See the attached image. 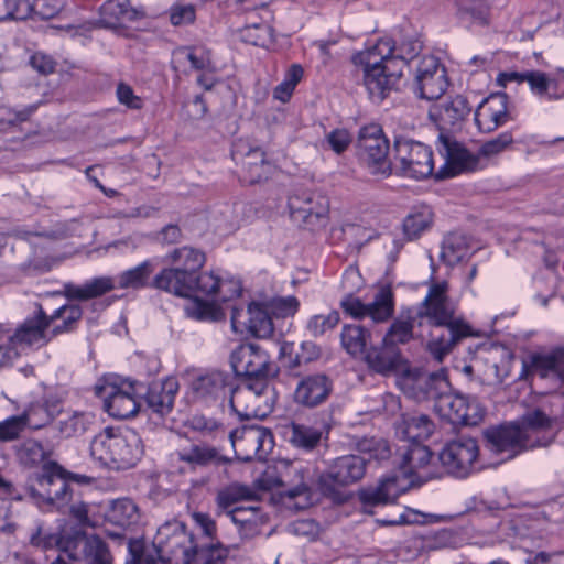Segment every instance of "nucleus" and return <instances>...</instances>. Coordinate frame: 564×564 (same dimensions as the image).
<instances>
[{"mask_svg": "<svg viewBox=\"0 0 564 564\" xmlns=\"http://www.w3.org/2000/svg\"><path fill=\"white\" fill-rule=\"evenodd\" d=\"M455 312L456 306L448 296V283L442 281L430 284L415 316L420 324L426 322L440 328L438 334L432 333L426 345L431 357L437 362H442L462 339L475 336L471 326L456 318Z\"/></svg>", "mask_w": 564, "mask_h": 564, "instance_id": "f257e3e1", "label": "nucleus"}, {"mask_svg": "<svg viewBox=\"0 0 564 564\" xmlns=\"http://www.w3.org/2000/svg\"><path fill=\"white\" fill-rule=\"evenodd\" d=\"M555 424L556 419L534 409L527 412L519 422L488 430L485 436L490 451L512 459L523 452L550 446L558 432Z\"/></svg>", "mask_w": 564, "mask_h": 564, "instance_id": "f03ea898", "label": "nucleus"}, {"mask_svg": "<svg viewBox=\"0 0 564 564\" xmlns=\"http://www.w3.org/2000/svg\"><path fill=\"white\" fill-rule=\"evenodd\" d=\"M358 455L338 457L319 477V486L325 495H334L336 487L352 485L365 476L366 464L370 460L383 462L390 458L391 448L383 438L364 437L356 443Z\"/></svg>", "mask_w": 564, "mask_h": 564, "instance_id": "7ed1b4c3", "label": "nucleus"}, {"mask_svg": "<svg viewBox=\"0 0 564 564\" xmlns=\"http://www.w3.org/2000/svg\"><path fill=\"white\" fill-rule=\"evenodd\" d=\"M387 43H376L354 55L352 62L362 70L364 86L375 102L383 101L391 91L398 90L402 79V62L397 65L387 57L391 47Z\"/></svg>", "mask_w": 564, "mask_h": 564, "instance_id": "20e7f679", "label": "nucleus"}, {"mask_svg": "<svg viewBox=\"0 0 564 564\" xmlns=\"http://www.w3.org/2000/svg\"><path fill=\"white\" fill-rule=\"evenodd\" d=\"M90 454L109 468L127 469L141 459L142 438L132 429L106 427L93 438Z\"/></svg>", "mask_w": 564, "mask_h": 564, "instance_id": "39448f33", "label": "nucleus"}, {"mask_svg": "<svg viewBox=\"0 0 564 564\" xmlns=\"http://www.w3.org/2000/svg\"><path fill=\"white\" fill-rule=\"evenodd\" d=\"M26 491L40 508L62 511L73 498V488L66 471L55 462H47L40 473L30 478Z\"/></svg>", "mask_w": 564, "mask_h": 564, "instance_id": "423d86ee", "label": "nucleus"}, {"mask_svg": "<svg viewBox=\"0 0 564 564\" xmlns=\"http://www.w3.org/2000/svg\"><path fill=\"white\" fill-rule=\"evenodd\" d=\"M433 171V152L430 147L402 135L394 137L392 172L420 181L431 176Z\"/></svg>", "mask_w": 564, "mask_h": 564, "instance_id": "0eeeda50", "label": "nucleus"}, {"mask_svg": "<svg viewBox=\"0 0 564 564\" xmlns=\"http://www.w3.org/2000/svg\"><path fill=\"white\" fill-rule=\"evenodd\" d=\"M229 404L240 419H264L272 412L274 391L265 378L245 381L234 386Z\"/></svg>", "mask_w": 564, "mask_h": 564, "instance_id": "6e6552de", "label": "nucleus"}, {"mask_svg": "<svg viewBox=\"0 0 564 564\" xmlns=\"http://www.w3.org/2000/svg\"><path fill=\"white\" fill-rule=\"evenodd\" d=\"M356 147L359 162L371 175L386 178L392 174V162L388 158L389 141L381 126L370 123L361 127Z\"/></svg>", "mask_w": 564, "mask_h": 564, "instance_id": "1a4fd4ad", "label": "nucleus"}, {"mask_svg": "<svg viewBox=\"0 0 564 564\" xmlns=\"http://www.w3.org/2000/svg\"><path fill=\"white\" fill-rule=\"evenodd\" d=\"M141 389L139 383L110 376L105 377L100 383L95 386V393L104 401L105 410L109 415L117 419H129L134 416L140 409L137 395Z\"/></svg>", "mask_w": 564, "mask_h": 564, "instance_id": "9d476101", "label": "nucleus"}, {"mask_svg": "<svg viewBox=\"0 0 564 564\" xmlns=\"http://www.w3.org/2000/svg\"><path fill=\"white\" fill-rule=\"evenodd\" d=\"M403 393L417 401L434 399L449 391L451 383L446 368L427 371L421 368L405 369L399 379Z\"/></svg>", "mask_w": 564, "mask_h": 564, "instance_id": "9b49d317", "label": "nucleus"}, {"mask_svg": "<svg viewBox=\"0 0 564 564\" xmlns=\"http://www.w3.org/2000/svg\"><path fill=\"white\" fill-rule=\"evenodd\" d=\"M153 545L160 558L186 564L197 544L184 523L172 520L159 527Z\"/></svg>", "mask_w": 564, "mask_h": 564, "instance_id": "f8f14e48", "label": "nucleus"}, {"mask_svg": "<svg viewBox=\"0 0 564 564\" xmlns=\"http://www.w3.org/2000/svg\"><path fill=\"white\" fill-rule=\"evenodd\" d=\"M229 440L236 457L242 462L253 458L264 460L272 451L274 442L272 433L260 425H243L229 433Z\"/></svg>", "mask_w": 564, "mask_h": 564, "instance_id": "ddd939ff", "label": "nucleus"}, {"mask_svg": "<svg viewBox=\"0 0 564 564\" xmlns=\"http://www.w3.org/2000/svg\"><path fill=\"white\" fill-rule=\"evenodd\" d=\"M52 339L47 313L40 303H36L34 313L9 337V346L14 350V355H19L26 349L44 347Z\"/></svg>", "mask_w": 564, "mask_h": 564, "instance_id": "4468645a", "label": "nucleus"}, {"mask_svg": "<svg viewBox=\"0 0 564 564\" xmlns=\"http://www.w3.org/2000/svg\"><path fill=\"white\" fill-rule=\"evenodd\" d=\"M438 414L452 424L477 425L485 415V409L475 398H467L448 391L435 401Z\"/></svg>", "mask_w": 564, "mask_h": 564, "instance_id": "2eb2a0df", "label": "nucleus"}, {"mask_svg": "<svg viewBox=\"0 0 564 564\" xmlns=\"http://www.w3.org/2000/svg\"><path fill=\"white\" fill-rule=\"evenodd\" d=\"M478 455L476 440L462 436L448 442L438 457L448 474L464 478L476 469Z\"/></svg>", "mask_w": 564, "mask_h": 564, "instance_id": "dca6fc26", "label": "nucleus"}, {"mask_svg": "<svg viewBox=\"0 0 564 564\" xmlns=\"http://www.w3.org/2000/svg\"><path fill=\"white\" fill-rule=\"evenodd\" d=\"M230 364L237 376L246 377V381L274 375L268 354L257 344H241L230 356Z\"/></svg>", "mask_w": 564, "mask_h": 564, "instance_id": "f3484780", "label": "nucleus"}, {"mask_svg": "<svg viewBox=\"0 0 564 564\" xmlns=\"http://www.w3.org/2000/svg\"><path fill=\"white\" fill-rule=\"evenodd\" d=\"M340 306L354 318L369 317L375 323H383L393 315L394 296L391 289L384 286L375 294L372 302L368 304L349 294L340 301Z\"/></svg>", "mask_w": 564, "mask_h": 564, "instance_id": "a211bd4d", "label": "nucleus"}, {"mask_svg": "<svg viewBox=\"0 0 564 564\" xmlns=\"http://www.w3.org/2000/svg\"><path fill=\"white\" fill-rule=\"evenodd\" d=\"M231 328L235 333L268 338L273 333L272 316L263 303L252 302L247 311L238 307L231 310Z\"/></svg>", "mask_w": 564, "mask_h": 564, "instance_id": "6ab92c4d", "label": "nucleus"}, {"mask_svg": "<svg viewBox=\"0 0 564 564\" xmlns=\"http://www.w3.org/2000/svg\"><path fill=\"white\" fill-rule=\"evenodd\" d=\"M448 87L446 70L434 56L421 59L415 76V94L426 100L441 98Z\"/></svg>", "mask_w": 564, "mask_h": 564, "instance_id": "aec40b11", "label": "nucleus"}, {"mask_svg": "<svg viewBox=\"0 0 564 564\" xmlns=\"http://www.w3.org/2000/svg\"><path fill=\"white\" fill-rule=\"evenodd\" d=\"M334 383L324 372L303 376L293 392L294 402L307 409L324 404L333 392Z\"/></svg>", "mask_w": 564, "mask_h": 564, "instance_id": "412c9836", "label": "nucleus"}, {"mask_svg": "<svg viewBox=\"0 0 564 564\" xmlns=\"http://www.w3.org/2000/svg\"><path fill=\"white\" fill-rule=\"evenodd\" d=\"M65 553L70 560L86 564H112L108 546L98 535L75 533L72 541L66 542Z\"/></svg>", "mask_w": 564, "mask_h": 564, "instance_id": "4be33fe9", "label": "nucleus"}, {"mask_svg": "<svg viewBox=\"0 0 564 564\" xmlns=\"http://www.w3.org/2000/svg\"><path fill=\"white\" fill-rule=\"evenodd\" d=\"M289 208L293 218L308 226H324L329 210L328 199L322 195L303 193L289 199Z\"/></svg>", "mask_w": 564, "mask_h": 564, "instance_id": "5701e85b", "label": "nucleus"}, {"mask_svg": "<svg viewBox=\"0 0 564 564\" xmlns=\"http://www.w3.org/2000/svg\"><path fill=\"white\" fill-rule=\"evenodd\" d=\"M511 119L508 110V96L505 93L491 94L475 111V123L481 132H492Z\"/></svg>", "mask_w": 564, "mask_h": 564, "instance_id": "b1692460", "label": "nucleus"}, {"mask_svg": "<svg viewBox=\"0 0 564 564\" xmlns=\"http://www.w3.org/2000/svg\"><path fill=\"white\" fill-rule=\"evenodd\" d=\"M176 460L184 463L191 470L208 467L210 465L221 466L230 463V458L223 455L220 451L206 443H189L175 452Z\"/></svg>", "mask_w": 564, "mask_h": 564, "instance_id": "393cba45", "label": "nucleus"}, {"mask_svg": "<svg viewBox=\"0 0 564 564\" xmlns=\"http://www.w3.org/2000/svg\"><path fill=\"white\" fill-rule=\"evenodd\" d=\"M438 142V151L449 169L446 173L440 171L438 177L453 176L463 171H471L477 166L478 159L451 137L441 133Z\"/></svg>", "mask_w": 564, "mask_h": 564, "instance_id": "a878e982", "label": "nucleus"}, {"mask_svg": "<svg viewBox=\"0 0 564 564\" xmlns=\"http://www.w3.org/2000/svg\"><path fill=\"white\" fill-rule=\"evenodd\" d=\"M139 520L140 511L134 501L128 498L113 500L106 513V521L117 527V530L106 529L107 535L113 540H122L126 538L124 532Z\"/></svg>", "mask_w": 564, "mask_h": 564, "instance_id": "bb28decb", "label": "nucleus"}, {"mask_svg": "<svg viewBox=\"0 0 564 564\" xmlns=\"http://www.w3.org/2000/svg\"><path fill=\"white\" fill-rule=\"evenodd\" d=\"M177 391L176 378L169 377L162 381H154L148 387L144 394L145 404L152 413L164 417L172 412Z\"/></svg>", "mask_w": 564, "mask_h": 564, "instance_id": "cd10ccee", "label": "nucleus"}, {"mask_svg": "<svg viewBox=\"0 0 564 564\" xmlns=\"http://www.w3.org/2000/svg\"><path fill=\"white\" fill-rule=\"evenodd\" d=\"M431 458L432 452L427 446L421 443L410 444L402 455L400 469L403 476L425 482L433 476L427 470Z\"/></svg>", "mask_w": 564, "mask_h": 564, "instance_id": "c85d7f7f", "label": "nucleus"}, {"mask_svg": "<svg viewBox=\"0 0 564 564\" xmlns=\"http://www.w3.org/2000/svg\"><path fill=\"white\" fill-rule=\"evenodd\" d=\"M234 386V378L230 375L213 371L197 378L193 383V389L197 397L206 401H216L230 398Z\"/></svg>", "mask_w": 564, "mask_h": 564, "instance_id": "c756f323", "label": "nucleus"}, {"mask_svg": "<svg viewBox=\"0 0 564 564\" xmlns=\"http://www.w3.org/2000/svg\"><path fill=\"white\" fill-rule=\"evenodd\" d=\"M194 275L181 268L172 267L161 270L152 280L153 288L180 297L193 296Z\"/></svg>", "mask_w": 564, "mask_h": 564, "instance_id": "7c9ffc66", "label": "nucleus"}, {"mask_svg": "<svg viewBox=\"0 0 564 564\" xmlns=\"http://www.w3.org/2000/svg\"><path fill=\"white\" fill-rule=\"evenodd\" d=\"M235 160L241 159L243 175L242 178L248 184H256L268 177L271 165L265 159L264 152L259 148H249L247 152L240 149L232 151Z\"/></svg>", "mask_w": 564, "mask_h": 564, "instance_id": "2f4dec72", "label": "nucleus"}, {"mask_svg": "<svg viewBox=\"0 0 564 564\" xmlns=\"http://www.w3.org/2000/svg\"><path fill=\"white\" fill-rule=\"evenodd\" d=\"M398 496L397 480L393 477L384 478L376 487L359 491L361 509L368 514H375V507L395 502Z\"/></svg>", "mask_w": 564, "mask_h": 564, "instance_id": "473e14b6", "label": "nucleus"}, {"mask_svg": "<svg viewBox=\"0 0 564 564\" xmlns=\"http://www.w3.org/2000/svg\"><path fill=\"white\" fill-rule=\"evenodd\" d=\"M471 107L466 97L457 95L451 100L434 107L430 116L434 117L442 130L459 126L470 113Z\"/></svg>", "mask_w": 564, "mask_h": 564, "instance_id": "72a5a7b5", "label": "nucleus"}, {"mask_svg": "<svg viewBox=\"0 0 564 564\" xmlns=\"http://www.w3.org/2000/svg\"><path fill=\"white\" fill-rule=\"evenodd\" d=\"M434 431V424L425 414H403L395 424V434L410 444L427 440Z\"/></svg>", "mask_w": 564, "mask_h": 564, "instance_id": "f704fd0d", "label": "nucleus"}, {"mask_svg": "<svg viewBox=\"0 0 564 564\" xmlns=\"http://www.w3.org/2000/svg\"><path fill=\"white\" fill-rule=\"evenodd\" d=\"M365 361L372 371L387 376L393 372L401 362L399 348L392 347L383 340L380 346L370 347L364 355Z\"/></svg>", "mask_w": 564, "mask_h": 564, "instance_id": "c9c22d12", "label": "nucleus"}, {"mask_svg": "<svg viewBox=\"0 0 564 564\" xmlns=\"http://www.w3.org/2000/svg\"><path fill=\"white\" fill-rule=\"evenodd\" d=\"M282 434L293 447L306 452L316 448L323 436L321 429L297 422L284 425Z\"/></svg>", "mask_w": 564, "mask_h": 564, "instance_id": "e433bc0d", "label": "nucleus"}, {"mask_svg": "<svg viewBox=\"0 0 564 564\" xmlns=\"http://www.w3.org/2000/svg\"><path fill=\"white\" fill-rule=\"evenodd\" d=\"M117 288L115 278L98 276L94 278L83 285L66 283L64 294L69 300L87 301L101 296Z\"/></svg>", "mask_w": 564, "mask_h": 564, "instance_id": "4c0bfd02", "label": "nucleus"}, {"mask_svg": "<svg viewBox=\"0 0 564 564\" xmlns=\"http://www.w3.org/2000/svg\"><path fill=\"white\" fill-rule=\"evenodd\" d=\"M83 308L77 304H65L56 308L52 314H47L51 336L53 338L70 333L76 329L82 319Z\"/></svg>", "mask_w": 564, "mask_h": 564, "instance_id": "58836bf2", "label": "nucleus"}, {"mask_svg": "<svg viewBox=\"0 0 564 564\" xmlns=\"http://www.w3.org/2000/svg\"><path fill=\"white\" fill-rule=\"evenodd\" d=\"M42 0H4L3 12L0 13V22L7 20H25L33 12L39 13L43 19H50L58 12V8L47 10L39 9Z\"/></svg>", "mask_w": 564, "mask_h": 564, "instance_id": "ea45409f", "label": "nucleus"}, {"mask_svg": "<svg viewBox=\"0 0 564 564\" xmlns=\"http://www.w3.org/2000/svg\"><path fill=\"white\" fill-rule=\"evenodd\" d=\"M155 265L151 260H144L138 265L119 273L115 280L119 289L142 290L149 286L153 288L151 275Z\"/></svg>", "mask_w": 564, "mask_h": 564, "instance_id": "a19ab883", "label": "nucleus"}, {"mask_svg": "<svg viewBox=\"0 0 564 564\" xmlns=\"http://www.w3.org/2000/svg\"><path fill=\"white\" fill-rule=\"evenodd\" d=\"M37 411H42L41 406L32 408L21 415H12L0 422V443L15 441L20 437L21 433L26 426L31 425L39 429L50 421V416L43 423H33V416Z\"/></svg>", "mask_w": 564, "mask_h": 564, "instance_id": "79ce46f5", "label": "nucleus"}, {"mask_svg": "<svg viewBox=\"0 0 564 564\" xmlns=\"http://www.w3.org/2000/svg\"><path fill=\"white\" fill-rule=\"evenodd\" d=\"M263 481L264 479L259 480L260 484ZM275 486L283 487L280 495L284 499L288 508L302 510L310 505V488L304 481L303 474L300 475L299 482L293 486L286 487L282 480L275 479L270 481L268 485H261V488L269 490Z\"/></svg>", "mask_w": 564, "mask_h": 564, "instance_id": "37998d69", "label": "nucleus"}, {"mask_svg": "<svg viewBox=\"0 0 564 564\" xmlns=\"http://www.w3.org/2000/svg\"><path fill=\"white\" fill-rule=\"evenodd\" d=\"M257 497V491L249 486L232 482L217 492L216 505L219 512L229 516L230 511L237 508L236 503L245 500L252 501Z\"/></svg>", "mask_w": 564, "mask_h": 564, "instance_id": "c03bdc74", "label": "nucleus"}, {"mask_svg": "<svg viewBox=\"0 0 564 564\" xmlns=\"http://www.w3.org/2000/svg\"><path fill=\"white\" fill-rule=\"evenodd\" d=\"M341 347L351 356L365 355L371 343V333L362 325H344L340 333Z\"/></svg>", "mask_w": 564, "mask_h": 564, "instance_id": "a18cd8bd", "label": "nucleus"}, {"mask_svg": "<svg viewBox=\"0 0 564 564\" xmlns=\"http://www.w3.org/2000/svg\"><path fill=\"white\" fill-rule=\"evenodd\" d=\"M470 250L469 239L466 235L459 232L448 234L442 242L441 258L453 267L464 260Z\"/></svg>", "mask_w": 564, "mask_h": 564, "instance_id": "49530a36", "label": "nucleus"}, {"mask_svg": "<svg viewBox=\"0 0 564 564\" xmlns=\"http://www.w3.org/2000/svg\"><path fill=\"white\" fill-rule=\"evenodd\" d=\"M532 368L542 378L555 376L564 379V348H558L550 354L532 356Z\"/></svg>", "mask_w": 564, "mask_h": 564, "instance_id": "de8ad7c7", "label": "nucleus"}, {"mask_svg": "<svg viewBox=\"0 0 564 564\" xmlns=\"http://www.w3.org/2000/svg\"><path fill=\"white\" fill-rule=\"evenodd\" d=\"M231 521L239 527L240 534L250 538L259 531L262 516L258 506L237 507L230 511Z\"/></svg>", "mask_w": 564, "mask_h": 564, "instance_id": "09e8293b", "label": "nucleus"}, {"mask_svg": "<svg viewBox=\"0 0 564 564\" xmlns=\"http://www.w3.org/2000/svg\"><path fill=\"white\" fill-rule=\"evenodd\" d=\"M166 260L172 262L174 267L195 275L203 268L206 258L204 252L195 248L182 247L169 253Z\"/></svg>", "mask_w": 564, "mask_h": 564, "instance_id": "8fccbe9b", "label": "nucleus"}, {"mask_svg": "<svg viewBox=\"0 0 564 564\" xmlns=\"http://www.w3.org/2000/svg\"><path fill=\"white\" fill-rule=\"evenodd\" d=\"M377 43H387L391 47L390 54L387 57L390 63L397 65V62H402V73L404 72L408 62L413 59L422 50V44L419 40L409 37L404 39L398 46L394 41L389 37L380 39Z\"/></svg>", "mask_w": 564, "mask_h": 564, "instance_id": "3c124183", "label": "nucleus"}, {"mask_svg": "<svg viewBox=\"0 0 564 564\" xmlns=\"http://www.w3.org/2000/svg\"><path fill=\"white\" fill-rule=\"evenodd\" d=\"M228 555L221 544L196 545L186 564H228Z\"/></svg>", "mask_w": 564, "mask_h": 564, "instance_id": "603ef678", "label": "nucleus"}, {"mask_svg": "<svg viewBox=\"0 0 564 564\" xmlns=\"http://www.w3.org/2000/svg\"><path fill=\"white\" fill-rule=\"evenodd\" d=\"M530 90L533 95L546 99L549 101H555L561 99V95L556 93H550V88L557 87V82L551 79L549 75L541 70H527V80Z\"/></svg>", "mask_w": 564, "mask_h": 564, "instance_id": "864d4df0", "label": "nucleus"}, {"mask_svg": "<svg viewBox=\"0 0 564 564\" xmlns=\"http://www.w3.org/2000/svg\"><path fill=\"white\" fill-rule=\"evenodd\" d=\"M69 541H72V535H59L57 533L46 532L40 524L32 531L29 539L30 545L39 550L47 551L57 547L64 553L66 542Z\"/></svg>", "mask_w": 564, "mask_h": 564, "instance_id": "5fc2aeb1", "label": "nucleus"}, {"mask_svg": "<svg viewBox=\"0 0 564 564\" xmlns=\"http://www.w3.org/2000/svg\"><path fill=\"white\" fill-rule=\"evenodd\" d=\"M414 317L395 318L383 336V343L397 347L408 344L413 338Z\"/></svg>", "mask_w": 564, "mask_h": 564, "instance_id": "6e6d98bb", "label": "nucleus"}, {"mask_svg": "<svg viewBox=\"0 0 564 564\" xmlns=\"http://www.w3.org/2000/svg\"><path fill=\"white\" fill-rule=\"evenodd\" d=\"M130 11L129 0H108L100 8V21L109 28L117 26Z\"/></svg>", "mask_w": 564, "mask_h": 564, "instance_id": "4d7b16f0", "label": "nucleus"}, {"mask_svg": "<svg viewBox=\"0 0 564 564\" xmlns=\"http://www.w3.org/2000/svg\"><path fill=\"white\" fill-rule=\"evenodd\" d=\"M94 416L85 412H74L65 420L58 422V430L65 437L84 434L93 423Z\"/></svg>", "mask_w": 564, "mask_h": 564, "instance_id": "13d9d810", "label": "nucleus"}, {"mask_svg": "<svg viewBox=\"0 0 564 564\" xmlns=\"http://www.w3.org/2000/svg\"><path fill=\"white\" fill-rule=\"evenodd\" d=\"M17 455L22 465L31 467L45 460L50 452L40 442L26 440L19 446Z\"/></svg>", "mask_w": 564, "mask_h": 564, "instance_id": "bf43d9fd", "label": "nucleus"}, {"mask_svg": "<svg viewBox=\"0 0 564 564\" xmlns=\"http://www.w3.org/2000/svg\"><path fill=\"white\" fill-rule=\"evenodd\" d=\"M432 223V213L429 208L410 214L403 221V230L409 239L417 238Z\"/></svg>", "mask_w": 564, "mask_h": 564, "instance_id": "052dcab7", "label": "nucleus"}, {"mask_svg": "<svg viewBox=\"0 0 564 564\" xmlns=\"http://www.w3.org/2000/svg\"><path fill=\"white\" fill-rule=\"evenodd\" d=\"M339 313L332 311L328 314H317L312 316L306 328L314 337L324 335L327 330L333 329L339 323Z\"/></svg>", "mask_w": 564, "mask_h": 564, "instance_id": "680f3d73", "label": "nucleus"}, {"mask_svg": "<svg viewBox=\"0 0 564 564\" xmlns=\"http://www.w3.org/2000/svg\"><path fill=\"white\" fill-rule=\"evenodd\" d=\"M456 6L462 14H466L480 23L487 22L488 0H456Z\"/></svg>", "mask_w": 564, "mask_h": 564, "instance_id": "e2e57ef3", "label": "nucleus"}, {"mask_svg": "<svg viewBox=\"0 0 564 564\" xmlns=\"http://www.w3.org/2000/svg\"><path fill=\"white\" fill-rule=\"evenodd\" d=\"M193 296L198 295L215 297L216 289L218 286V275L210 273L195 274L193 279Z\"/></svg>", "mask_w": 564, "mask_h": 564, "instance_id": "0e129e2a", "label": "nucleus"}, {"mask_svg": "<svg viewBox=\"0 0 564 564\" xmlns=\"http://www.w3.org/2000/svg\"><path fill=\"white\" fill-rule=\"evenodd\" d=\"M189 426L203 436L216 437L219 434H225V430L220 423L215 419L206 417L204 415H194L189 420Z\"/></svg>", "mask_w": 564, "mask_h": 564, "instance_id": "69168bd1", "label": "nucleus"}, {"mask_svg": "<svg viewBox=\"0 0 564 564\" xmlns=\"http://www.w3.org/2000/svg\"><path fill=\"white\" fill-rule=\"evenodd\" d=\"M269 313L276 317H286L293 315L299 307V301L294 296L275 297L268 303H263Z\"/></svg>", "mask_w": 564, "mask_h": 564, "instance_id": "338daca9", "label": "nucleus"}, {"mask_svg": "<svg viewBox=\"0 0 564 564\" xmlns=\"http://www.w3.org/2000/svg\"><path fill=\"white\" fill-rule=\"evenodd\" d=\"M128 550L132 556V564H184L183 562L170 561L164 558L154 560L143 552V543L139 540L129 539Z\"/></svg>", "mask_w": 564, "mask_h": 564, "instance_id": "774afa93", "label": "nucleus"}]
</instances>
